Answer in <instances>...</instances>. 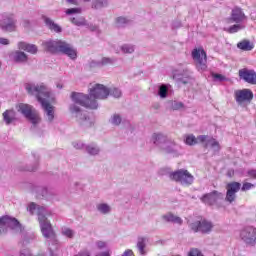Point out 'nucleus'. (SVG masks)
Wrapping results in <instances>:
<instances>
[{
    "label": "nucleus",
    "mask_w": 256,
    "mask_h": 256,
    "mask_svg": "<svg viewBox=\"0 0 256 256\" xmlns=\"http://www.w3.org/2000/svg\"><path fill=\"white\" fill-rule=\"evenodd\" d=\"M42 47L49 53H62L70 59H77V50L73 45L63 40H48L42 43Z\"/></svg>",
    "instance_id": "obj_3"
},
{
    "label": "nucleus",
    "mask_w": 256,
    "mask_h": 256,
    "mask_svg": "<svg viewBox=\"0 0 256 256\" xmlns=\"http://www.w3.org/2000/svg\"><path fill=\"white\" fill-rule=\"evenodd\" d=\"M192 58L198 71H205L207 69V53L203 48L194 49L192 51Z\"/></svg>",
    "instance_id": "obj_11"
},
{
    "label": "nucleus",
    "mask_w": 256,
    "mask_h": 256,
    "mask_svg": "<svg viewBox=\"0 0 256 256\" xmlns=\"http://www.w3.org/2000/svg\"><path fill=\"white\" fill-rule=\"evenodd\" d=\"M248 176L251 177L252 179H256V170H249Z\"/></svg>",
    "instance_id": "obj_55"
},
{
    "label": "nucleus",
    "mask_w": 256,
    "mask_h": 256,
    "mask_svg": "<svg viewBox=\"0 0 256 256\" xmlns=\"http://www.w3.org/2000/svg\"><path fill=\"white\" fill-rule=\"evenodd\" d=\"M168 93H169V88L167 87V85L162 84L159 86L158 95L160 99H167Z\"/></svg>",
    "instance_id": "obj_35"
},
{
    "label": "nucleus",
    "mask_w": 256,
    "mask_h": 256,
    "mask_svg": "<svg viewBox=\"0 0 256 256\" xmlns=\"http://www.w3.org/2000/svg\"><path fill=\"white\" fill-rule=\"evenodd\" d=\"M187 255L188 256H204L201 250H199L198 248H191L188 251Z\"/></svg>",
    "instance_id": "obj_45"
},
{
    "label": "nucleus",
    "mask_w": 256,
    "mask_h": 256,
    "mask_svg": "<svg viewBox=\"0 0 256 256\" xmlns=\"http://www.w3.org/2000/svg\"><path fill=\"white\" fill-rule=\"evenodd\" d=\"M212 79L214 81H225L227 78L221 74L212 73Z\"/></svg>",
    "instance_id": "obj_48"
},
{
    "label": "nucleus",
    "mask_w": 256,
    "mask_h": 256,
    "mask_svg": "<svg viewBox=\"0 0 256 256\" xmlns=\"http://www.w3.org/2000/svg\"><path fill=\"white\" fill-rule=\"evenodd\" d=\"M107 0H96L92 3V9H103V7H107Z\"/></svg>",
    "instance_id": "obj_39"
},
{
    "label": "nucleus",
    "mask_w": 256,
    "mask_h": 256,
    "mask_svg": "<svg viewBox=\"0 0 256 256\" xmlns=\"http://www.w3.org/2000/svg\"><path fill=\"white\" fill-rule=\"evenodd\" d=\"M20 256H33V254L29 249L25 248L20 251Z\"/></svg>",
    "instance_id": "obj_51"
},
{
    "label": "nucleus",
    "mask_w": 256,
    "mask_h": 256,
    "mask_svg": "<svg viewBox=\"0 0 256 256\" xmlns=\"http://www.w3.org/2000/svg\"><path fill=\"white\" fill-rule=\"evenodd\" d=\"M95 245L97 249H105V247H107V242L99 240L96 241Z\"/></svg>",
    "instance_id": "obj_50"
},
{
    "label": "nucleus",
    "mask_w": 256,
    "mask_h": 256,
    "mask_svg": "<svg viewBox=\"0 0 256 256\" xmlns=\"http://www.w3.org/2000/svg\"><path fill=\"white\" fill-rule=\"evenodd\" d=\"M0 67H1V63H0Z\"/></svg>",
    "instance_id": "obj_59"
},
{
    "label": "nucleus",
    "mask_w": 256,
    "mask_h": 256,
    "mask_svg": "<svg viewBox=\"0 0 256 256\" xmlns=\"http://www.w3.org/2000/svg\"><path fill=\"white\" fill-rule=\"evenodd\" d=\"M96 209L101 213V215H109V213H111V206L107 203L97 204Z\"/></svg>",
    "instance_id": "obj_30"
},
{
    "label": "nucleus",
    "mask_w": 256,
    "mask_h": 256,
    "mask_svg": "<svg viewBox=\"0 0 256 256\" xmlns=\"http://www.w3.org/2000/svg\"><path fill=\"white\" fill-rule=\"evenodd\" d=\"M108 123H110L112 127H119L121 123H123V116L119 113H113L110 116Z\"/></svg>",
    "instance_id": "obj_28"
},
{
    "label": "nucleus",
    "mask_w": 256,
    "mask_h": 256,
    "mask_svg": "<svg viewBox=\"0 0 256 256\" xmlns=\"http://www.w3.org/2000/svg\"><path fill=\"white\" fill-rule=\"evenodd\" d=\"M146 243H145V238H139L138 242H137V249L140 253V255H145V247H146Z\"/></svg>",
    "instance_id": "obj_37"
},
{
    "label": "nucleus",
    "mask_w": 256,
    "mask_h": 256,
    "mask_svg": "<svg viewBox=\"0 0 256 256\" xmlns=\"http://www.w3.org/2000/svg\"><path fill=\"white\" fill-rule=\"evenodd\" d=\"M0 29L4 33H15L17 31V19H15V15L9 12L0 14Z\"/></svg>",
    "instance_id": "obj_7"
},
{
    "label": "nucleus",
    "mask_w": 256,
    "mask_h": 256,
    "mask_svg": "<svg viewBox=\"0 0 256 256\" xmlns=\"http://www.w3.org/2000/svg\"><path fill=\"white\" fill-rule=\"evenodd\" d=\"M44 23L46 27L53 33H62L63 31V28H61L59 24L55 23V21L49 17H44Z\"/></svg>",
    "instance_id": "obj_19"
},
{
    "label": "nucleus",
    "mask_w": 256,
    "mask_h": 256,
    "mask_svg": "<svg viewBox=\"0 0 256 256\" xmlns=\"http://www.w3.org/2000/svg\"><path fill=\"white\" fill-rule=\"evenodd\" d=\"M72 146L74 147V149H78V150L85 149V144H83V142L81 141L72 142Z\"/></svg>",
    "instance_id": "obj_47"
},
{
    "label": "nucleus",
    "mask_w": 256,
    "mask_h": 256,
    "mask_svg": "<svg viewBox=\"0 0 256 256\" xmlns=\"http://www.w3.org/2000/svg\"><path fill=\"white\" fill-rule=\"evenodd\" d=\"M162 219L166 221V223H174L176 225H183V219L181 217L176 216L173 213H167L162 216Z\"/></svg>",
    "instance_id": "obj_24"
},
{
    "label": "nucleus",
    "mask_w": 256,
    "mask_h": 256,
    "mask_svg": "<svg viewBox=\"0 0 256 256\" xmlns=\"http://www.w3.org/2000/svg\"><path fill=\"white\" fill-rule=\"evenodd\" d=\"M8 229H11L14 233H21L23 226H21L17 219L11 216H2L0 218V235L7 233Z\"/></svg>",
    "instance_id": "obj_6"
},
{
    "label": "nucleus",
    "mask_w": 256,
    "mask_h": 256,
    "mask_svg": "<svg viewBox=\"0 0 256 256\" xmlns=\"http://www.w3.org/2000/svg\"><path fill=\"white\" fill-rule=\"evenodd\" d=\"M109 93H111V90L103 84H94L90 86L89 95L72 92L70 97L74 104H70L69 111L74 115L82 127H93V122L85 113H83L81 107H86V109H97L99 107L97 99L105 100L109 97ZM77 105H81V107Z\"/></svg>",
    "instance_id": "obj_1"
},
{
    "label": "nucleus",
    "mask_w": 256,
    "mask_h": 256,
    "mask_svg": "<svg viewBox=\"0 0 256 256\" xmlns=\"http://www.w3.org/2000/svg\"><path fill=\"white\" fill-rule=\"evenodd\" d=\"M17 109L19 113H22V115L32 123L33 127H37V125L41 123V117H39V113L33 109V106L21 103L18 105Z\"/></svg>",
    "instance_id": "obj_8"
},
{
    "label": "nucleus",
    "mask_w": 256,
    "mask_h": 256,
    "mask_svg": "<svg viewBox=\"0 0 256 256\" xmlns=\"http://www.w3.org/2000/svg\"><path fill=\"white\" fill-rule=\"evenodd\" d=\"M243 29H245L244 24L236 23V24L230 26V28L228 29V33H237L238 31H241Z\"/></svg>",
    "instance_id": "obj_40"
},
{
    "label": "nucleus",
    "mask_w": 256,
    "mask_h": 256,
    "mask_svg": "<svg viewBox=\"0 0 256 256\" xmlns=\"http://www.w3.org/2000/svg\"><path fill=\"white\" fill-rule=\"evenodd\" d=\"M152 109H155L156 111L161 109V105L159 103H156L152 106Z\"/></svg>",
    "instance_id": "obj_57"
},
{
    "label": "nucleus",
    "mask_w": 256,
    "mask_h": 256,
    "mask_svg": "<svg viewBox=\"0 0 256 256\" xmlns=\"http://www.w3.org/2000/svg\"><path fill=\"white\" fill-rule=\"evenodd\" d=\"M117 58L102 57L100 61H92L90 67H107V65H115Z\"/></svg>",
    "instance_id": "obj_17"
},
{
    "label": "nucleus",
    "mask_w": 256,
    "mask_h": 256,
    "mask_svg": "<svg viewBox=\"0 0 256 256\" xmlns=\"http://www.w3.org/2000/svg\"><path fill=\"white\" fill-rule=\"evenodd\" d=\"M58 89H63V84H57Z\"/></svg>",
    "instance_id": "obj_58"
},
{
    "label": "nucleus",
    "mask_w": 256,
    "mask_h": 256,
    "mask_svg": "<svg viewBox=\"0 0 256 256\" xmlns=\"http://www.w3.org/2000/svg\"><path fill=\"white\" fill-rule=\"evenodd\" d=\"M32 193L35 194L37 199H47V195H49V190L45 186H33Z\"/></svg>",
    "instance_id": "obj_21"
},
{
    "label": "nucleus",
    "mask_w": 256,
    "mask_h": 256,
    "mask_svg": "<svg viewBox=\"0 0 256 256\" xmlns=\"http://www.w3.org/2000/svg\"><path fill=\"white\" fill-rule=\"evenodd\" d=\"M37 167H39V164H35L32 168H27V171H37Z\"/></svg>",
    "instance_id": "obj_56"
},
{
    "label": "nucleus",
    "mask_w": 256,
    "mask_h": 256,
    "mask_svg": "<svg viewBox=\"0 0 256 256\" xmlns=\"http://www.w3.org/2000/svg\"><path fill=\"white\" fill-rule=\"evenodd\" d=\"M18 49H20L22 51H26L27 53H30L31 55H37V52L39 51V48H37V45L29 44L27 42H19Z\"/></svg>",
    "instance_id": "obj_18"
},
{
    "label": "nucleus",
    "mask_w": 256,
    "mask_h": 256,
    "mask_svg": "<svg viewBox=\"0 0 256 256\" xmlns=\"http://www.w3.org/2000/svg\"><path fill=\"white\" fill-rule=\"evenodd\" d=\"M189 227L193 233H203L204 235L213 231V223L206 219L193 221L189 224Z\"/></svg>",
    "instance_id": "obj_10"
},
{
    "label": "nucleus",
    "mask_w": 256,
    "mask_h": 256,
    "mask_svg": "<svg viewBox=\"0 0 256 256\" xmlns=\"http://www.w3.org/2000/svg\"><path fill=\"white\" fill-rule=\"evenodd\" d=\"M28 211L31 215H38V221H39V214L42 213V215H48L47 209L43 206H37L35 203H31L28 206Z\"/></svg>",
    "instance_id": "obj_20"
},
{
    "label": "nucleus",
    "mask_w": 256,
    "mask_h": 256,
    "mask_svg": "<svg viewBox=\"0 0 256 256\" xmlns=\"http://www.w3.org/2000/svg\"><path fill=\"white\" fill-rule=\"evenodd\" d=\"M95 256H111V251L107 250L104 252H100V253L96 254Z\"/></svg>",
    "instance_id": "obj_52"
},
{
    "label": "nucleus",
    "mask_w": 256,
    "mask_h": 256,
    "mask_svg": "<svg viewBox=\"0 0 256 256\" xmlns=\"http://www.w3.org/2000/svg\"><path fill=\"white\" fill-rule=\"evenodd\" d=\"M120 50L124 55H131L135 53V46L133 44H123L120 46Z\"/></svg>",
    "instance_id": "obj_34"
},
{
    "label": "nucleus",
    "mask_w": 256,
    "mask_h": 256,
    "mask_svg": "<svg viewBox=\"0 0 256 256\" xmlns=\"http://www.w3.org/2000/svg\"><path fill=\"white\" fill-rule=\"evenodd\" d=\"M61 235H63V237H67V239H73V237H75V230L67 226H63L61 228Z\"/></svg>",
    "instance_id": "obj_33"
},
{
    "label": "nucleus",
    "mask_w": 256,
    "mask_h": 256,
    "mask_svg": "<svg viewBox=\"0 0 256 256\" xmlns=\"http://www.w3.org/2000/svg\"><path fill=\"white\" fill-rule=\"evenodd\" d=\"M66 15H79L81 8H69L65 11Z\"/></svg>",
    "instance_id": "obj_46"
},
{
    "label": "nucleus",
    "mask_w": 256,
    "mask_h": 256,
    "mask_svg": "<svg viewBox=\"0 0 256 256\" xmlns=\"http://www.w3.org/2000/svg\"><path fill=\"white\" fill-rule=\"evenodd\" d=\"M226 189L231 193H239L241 190V183L239 182H230L226 185Z\"/></svg>",
    "instance_id": "obj_32"
},
{
    "label": "nucleus",
    "mask_w": 256,
    "mask_h": 256,
    "mask_svg": "<svg viewBox=\"0 0 256 256\" xmlns=\"http://www.w3.org/2000/svg\"><path fill=\"white\" fill-rule=\"evenodd\" d=\"M239 77L250 85H256V72L255 70H249L247 68L239 70Z\"/></svg>",
    "instance_id": "obj_13"
},
{
    "label": "nucleus",
    "mask_w": 256,
    "mask_h": 256,
    "mask_svg": "<svg viewBox=\"0 0 256 256\" xmlns=\"http://www.w3.org/2000/svg\"><path fill=\"white\" fill-rule=\"evenodd\" d=\"M236 101L241 105L246 101H251L253 99V92L250 89L238 90L235 92Z\"/></svg>",
    "instance_id": "obj_16"
},
{
    "label": "nucleus",
    "mask_w": 256,
    "mask_h": 256,
    "mask_svg": "<svg viewBox=\"0 0 256 256\" xmlns=\"http://www.w3.org/2000/svg\"><path fill=\"white\" fill-rule=\"evenodd\" d=\"M225 199H226V201H228V203H233V201H235V199H237V194L235 192H231V191L227 190Z\"/></svg>",
    "instance_id": "obj_43"
},
{
    "label": "nucleus",
    "mask_w": 256,
    "mask_h": 256,
    "mask_svg": "<svg viewBox=\"0 0 256 256\" xmlns=\"http://www.w3.org/2000/svg\"><path fill=\"white\" fill-rule=\"evenodd\" d=\"M243 21H247V16L243 12V9L239 7L234 8L231 12L230 22L243 24Z\"/></svg>",
    "instance_id": "obj_15"
},
{
    "label": "nucleus",
    "mask_w": 256,
    "mask_h": 256,
    "mask_svg": "<svg viewBox=\"0 0 256 256\" xmlns=\"http://www.w3.org/2000/svg\"><path fill=\"white\" fill-rule=\"evenodd\" d=\"M28 95L36 97L37 101L41 104L42 109L45 113V119L48 123H53L55 119V106L49 103L51 99V92L47 85L44 83L35 84V83H26L24 85Z\"/></svg>",
    "instance_id": "obj_2"
},
{
    "label": "nucleus",
    "mask_w": 256,
    "mask_h": 256,
    "mask_svg": "<svg viewBox=\"0 0 256 256\" xmlns=\"http://www.w3.org/2000/svg\"><path fill=\"white\" fill-rule=\"evenodd\" d=\"M253 187H255L254 184H251L249 182H246L243 184V186L241 187V191H249L250 189H253Z\"/></svg>",
    "instance_id": "obj_49"
},
{
    "label": "nucleus",
    "mask_w": 256,
    "mask_h": 256,
    "mask_svg": "<svg viewBox=\"0 0 256 256\" xmlns=\"http://www.w3.org/2000/svg\"><path fill=\"white\" fill-rule=\"evenodd\" d=\"M3 121L7 125H11V123H15L17 121V113L14 110H6L3 114Z\"/></svg>",
    "instance_id": "obj_22"
},
{
    "label": "nucleus",
    "mask_w": 256,
    "mask_h": 256,
    "mask_svg": "<svg viewBox=\"0 0 256 256\" xmlns=\"http://www.w3.org/2000/svg\"><path fill=\"white\" fill-rule=\"evenodd\" d=\"M223 197H224L223 193L217 190H214L210 193L204 194L201 197V201L202 203H205V205H215V203H217V201H221Z\"/></svg>",
    "instance_id": "obj_12"
},
{
    "label": "nucleus",
    "mask_w": 256,
    "mask_h": 256,
    "mask_svg": "<svg viewBox=\"0 0 256 256\" xmlns=\"http://www.w3.org/2000/svg\"><path fill=\"white\" fill-rule=\"evenodd\" d=\"M237 47L241 49V51H252L254 46L249 40H243L237 43Z\"/></svg>",
    "instance_id": "obj_31"
},
{
    "label": "nucleus",
    "mask_w": 256,
    "mask_h": 256,
    "mask_svg": "<svg viewBox=\"0 0 256 256\" xmlns=\"http://www.w3.org/2000/svg\"><path fill=\"white\" fill-rule=\"evenodd\" d=\"M12 58H13V61H15V63H27L29 59L27 54L22 51H15L12 54Z\"/></svg>",
    "instance_id": "obj_27"
},
{
    "label": "nucleus",
    "mask_w": 256,
    "mask_h": 256,
    "mask_svg": "<svg viewBox=\"0 0 256 256\" xmlns=\"http://www.w3.org/2000/svg\"><path fill=\"white\" fill-rule=\"evenodd\" d=\"M109 95L115 97V99H119V97L122 95V92L118 88H112L110 89Z\"/></svg>",
    "instance_id": "obj_44"
},
{
    "label": "nucleus",
    "mask_w": 256,
    "mask_h": 256,
    "mask_svg": "<svg viewBox=\"0 0 256 256\" xmlns=\"http://www.w3.org/2000/svg\"><path fill=\"white\" fill-rule=\"evenodd\" d=\"M152 141L154 145L159 147L160 149L162 148V145L166 144L169 140L167 139V136L158 133V134H153L152 135Z\"/></svg>",
    "instance_id": "obj_25"
},
{
    "label": "nucleus",
    "mask_w": 256,
    "mask_h": 256,
    "mask_svg": "<svg viewBox=\"0 0 256 256\" xmlns=\"http://www.w3.org/2000/svg\"><path fill=\"white\" fill-rule=\"evenodd\" d=\"M127 23H129V20H127V18L125 17L116 18V27H119V28L125 27Z\"/></svg>",
    "instance_id": "obj_42"
},
{
    "label": "nucleus",
    "mask_w": 256,
    "mask_h": 256,
    "mask_svg": "<svg viewBox=\"0 0 256 256\" xmlns=\"http://www.w3.org/2000/svg\"><path fill=\"white\" fill-rule=\"evenodd\" d=\"M206 141H207V135H199L195 137V135L193 134H186L184 136V142L190 147L199 145V143H205Z\"/></svg>",
    "instance_id": "obj_14"
},
{
    "label": "nucleus",
    "mask_w": 256,
    "mask_h": 256,
    "mask_svg": "<svg viewBox=\"0 0 256 256\" xmlns=\"http://www.w3.org/2000/svg\"><path fill=\"white\" fill-rule=\"evenodd\" d=\"M239 238L245 245L255 247L256 245V228L253 226H246L239 231Z\"/></svg>",
    "instance_id": "obj_9"
},
{
    "label": "nucleus",
    "mask_w": 256,
    "mask_h": 256,
    "mask_svg": "<svg viewBox=\"0 0 256 256\" xmlns=\"http://www.w3.org/2000/svg\"><path fill=\"white\" fill-rule=\"evenodd\" d=\"M202 144H204L203 147H205V149H207L208 147H211V149H213L214 151H219L221 149L219 141H217L215 138H210L209 136H207L206 141Z\"/></svg>",
    "instance_id": "obj_26"
},
{
    "label": "nucleus",
    "mask_w": 256,
    "mask_h": 256,
    "mask_svg": "<svg viewBox=\"0 0 256 256\" xmlns=\"http://www.w3.org/2000/svg\"><path fill=\"white\" fill-rule=\"evenodd\" d=\"M184 107L185 105L183 104V102L179 101H172L170 105L172 111H181V109H183Z\"/></svg>",
    "instance_id": "obj_41"
},
{
    "label": "nucleus",
    "mask_w": 256,
    "mask_h": 256,
    "mask_svg": "<svg viewBox=\"0 0 256 256\" xmlns=\"http://www.w3.org/2000/svg\"><path fill=\"white\" fill-rule=\"evenodd\" d=\"M39 225H40V230L45 239H49L54 243V245H57L59 241L57 240V234L55 233V230H53V225L47 219V215H43L42 212L39 213Z\"/></svg>",
    "instance_id": "obj_5"
},
{
    "label": "nucleus",
    "mask_w": 256,
    "mask_h": 256,
    "mask_svg": "<svg viewBox=\"0 0 256 256\" xmlns=\"http://www.w3.org/2000/svg\"><path fill=\"white\" fill-rule=\"evenodd\" d=\"M175 142H172L171 140H168L164 145H162V148H160L164 153H171L175 157H179V152L174 148Z\"/></svg>",
    "instance_id": "obj_23"
},
{
    "label": "nucleus",
    "mask_w": 256,
    "mask_h": 256,
    "mask_svg": "<svg viewBox=\"0 0 256 256\" xmlns=\"http://www.w3.org/2000/svg\"><path fill=\"white\" fill-rule=\"evenodd\" d=\"M173 79L176 80V83L178 85H187L188 83H191V78H183V72H175L173 75Z\"/></svg>",
    "instance_id": "obj_29"
},
{
    "label": "nucleus",
    "mask_w": 256,
    "mask_h": 256,
    "mask_svg": "<svg viewBox=\"0 0 256 256\" xmlns=\"http://www.w3.org/2000/svg\"><path fill=\"white\" fill-rule=\"evenodd\" d=\"M10 41L7 38H0V45H9Z\"/></svg>",
    "instance_id": "obj_54"
},
{
    "label": "nucleus",
    "mask_w": 256,
    "mask_h": 256,
    "mask_svg": "<svg viewBox=\"0 0 256 256\" xmlns=\"http://www.w3.org/2000/svg\"><path fill=\"white\" fill-rule=\"evenodd\" d=\"M86 151L89 155H99V151H101L97 145L91 144L86 146Z\"/></svg>",
    "instance_id": "obj_38"
},
{
    "label": "nucleus",
    "mask_w": 256,
    "mask_h": 256,
    "mask_svg": "<svg viewBox=\"0 0 256 256\" xmlns=\"http://www.w3.org/2000/svg\"><path fill=\"white\" fill-rule=\"evenodd\" d=\"M71 23H73V25H76L77 27H83L86 25V20L84 17H73L70 18Z\"/></svg>",
    "instance_id": "obj_36"
},
{
    "label": "nucleus",
    "mask_w": 256,
    "mask_h": 256,
    "mask_svg": "<svg viewBox=\"0 0 256 256\" xmlns=\"http://www.w3.org/2000/svg\"><path fill=\"white\" fill-rule=\"evenodd\" d=\"M160 175H168L170 181H175V183H180V185H193L194 177L186 169H179L171 172L169 168H162L159 171Z\"/></svg>",
    "instance_id": "obj_4"
},
{
    "label": "nucleus",
    "mask_w": 256,
    "mask_h": 256,
    "mask_svg": "<svg viewBox=\"0 0 256 256\" xmlns=\"http://www.w3.org/2000/svg\"><path fill=\"white\" fill-rule=\"evenodd\" d=\"M23 27H25V29H30L31 28V22L29 20H24L23 21Z\"/></svg>",
    "instance_id": "obj_53"
}]
</instances>
